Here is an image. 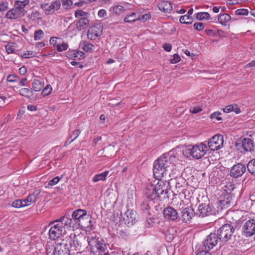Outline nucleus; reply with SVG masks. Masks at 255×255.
Returning a JSON list of instances; mask_svg holds the SVG:
<instances>
[{"mask_svg": "<svg viewBox=\"0 0 255 255\" xmlns=\"http://www.w3.org/2000/svg\"><path fill=\"white\" fill-rule=\"evenodd\" d=\"M71 223L69 218L64 216L58 220L50 223L51 227L49 231V237L51 240H55L61 236L65 234L66 230H70V224Z\"/></svg>", "mask_w": 255, "mask_h": 255, "instance_id": "nucleus-1", "label": "nucleus"}, {"mask_svg": "<svg viewBox=\"0 0 255 255\" xmlns=\"http://www.w3.org/2000/svg\"><path fill=\"white\" fill-rule=\"evenodd\" d=\"M176 158L168 153H164L155 160L153 164V172L156 179L161 178L171 165L174 164Z\"/></svg>", "mask_w": 255, "mask_h": 255, "instance_id": "nucleus-2", "label": "nucleus"}, {"mask_svg": "<svg viewBox=\"0 0 255 255\" xmlns=\"http://www.w3.org/2000/svg\"><path fill=\"white\" fill-rule=\"evenodd\" d=\"M69 219L71 221L70 228L72 230L79 227L88 228L91 225L92 217L85 210H75L72 214V219L69 218Z\"/></svg>", "mask_w": 255, "mask_h": 255, "instance_id": "nucleus-3", "label": "nucleus"}, {"mask_svg": "<svg viewBox=\"0 0 255 255\" xmlns=\"http://www.w3.org/2000/svg\"><path fill=\"white\" fill-rule=\"evenodd\" d=\"M87 241L91 252L94 255H101L107 249L104 241L96 233L89 235Z\"/></svg>", "mask_w": 255, "mask_h": 255, "instance_id": "nucleus-4", "label": "nucleus"}, {"mask_svg": "<svg viewBox=\"0 0 255 255\" xmlns=\"http://www.w3.org/2000/svg\"><path fill=\"white\" fill-rule=\"evenodd\" d=\"M29 7V0H16L13 8L7 12L6 17L8 19L20 18L25 15Z\"/></svg>", "mask_w": 255, "mask_h": 255, "instance_id": "nucleus-5", "label": "nucleus"}, {"mask_svg": "<svg viewBox=\"0 0 255 255\" xmlns=\"http://www.w3.org/2000/svg\"><path fill=\"white\" fill-rule=\"evenodd\" d=\"M234 185L231 183L225 186L223 192L220 196L219 203L222 207L228 208L233 204L234 196L232 194L234 190Z\"/></svg>", "mask_w": 255, "mask_h": 255, "instance_id": "nucleus-6", "label": "nucleus"}, {"mask_svg": "<svg viewBox=\"0 0 255 255\" xmlns=\"http://www.w3.org/2000/svg\"><path fill=\"white\" fill-rule=\"evenodd\" d=\"M46 250L47 255H70L69 245L64 240L57 243L54 249L46 247Z\"/></svg>", "mask_w": 255, "mask_h": 255, "instance_id": "nucleus-7", "label": "nucleus"}, {"mask_svg": "<svg viewBox=\"0 0 255 255\" xmlns=\"http://www.w3.org/2000/svg\"><path fill=\"white\" fill-rule=\"evenodd\" d=\"M207 151V146L204 143L195 145L192 148L186 149L185 151L196 159H200L204 156Z\"/></svg>", "mask_w": 255, "mask_h": 255, "instance_id": "nucleus-8", "label": "nucleus"}, {"mask_svg": "<svg viewBox=\"0 0 255 255\" xmlns=\"http://www.w3.org/2000/svg\"><path fill=\"white\" fill-rule=\"evenodd\" d=\"M235 229L233 226L230 224H225L223 225L218 231V235L220 240L227 242L232 237Z\"/></svg>", "mask_w": 255, "mask_h": 255, "instance_id": "nucleus-9", "label": "nucleus"}, {"mask_svg": "<svg viewBox=\"0 0 255 255\" xmlns=\"http://www.w3.org/2000/svg\"><path fill=\"white\" fill-rule=\"evenodd\" d=\"M81 237L80 236L76 235L75 233H71L65 237L64 241L67 243L69 248L70 247L75 250H80L81 249Z\"/></svg>", "mask_w": 255, "mask_h": 255, "instance_id": "nucleus-10", "label": "nucleus"}, {"mask_svg": "<svg viewBox=\"0 0 255 255\" xmlns=\"http://www.w3.org/2000/svg\"><path fill=\"white\" fill-rule=\"evenodd\" d=\"M61 3L60 0H55L53 1L50 4L46 3H43L40 4V7L42 8L45 14L46 15H50L55 12V11L60 9Z\"/></svg>", "mask_w": 255, "mask_h": 255, "instance_id": "nucleus-11", "label": "nucleus"}, {"mask_svg": "<svg viewBox=\"0 0 255 255\" xmlns=\"http://www.w3.org/2000/svg\"><path fill=\"white\" fill-rule=\"evenodd\" d=\"M223 136L221 134H217L213 136L208 141L209 148L213 151L220 149L223 145Z\"/></svg>", "mask_w": 255, "mask_h": 255, "instance_id": "nucleus-12", "label": "nucleus"}, {"mask_svg": "<svg viewBox=\"0 0 255 255\" xmlns=\"http://www.w3.org/2000/svg\"><path fill=\"white\" fill-rule=\"evenodd\" d=\"M220 239L216 233H211L207 236L206 239L203 241L204 249L207 251L212 249L215 247Z\"/></svg>", "mask_w": 255, "mask_h": 255, "instance_id": "nucleus-13", "label": "nucleus"}, {"mask_svg": "<svg viewBox=\"0 0 255 255\" xmlns=\"http://www.w3.org/2000/svg\"><path fill=\"white\" fill-rule=\"evenodd\" d=\"M103 30V26L100 24L90 27L87 31L88 38L92 40L96 39L101 35Z\"/></svg>", "mask_w": 255, "mask_h": 255, "instance_id": "nucleus-14", "label": "nucleus"}, {"mask_svg": "<svg viewBox=\"0 0 255 255\" xmlns=\"http://www.w3.org/2000/svg\"><path fill=\"white\" fill-rule=\"evenodd\" d=\"M215 211L214 208L210 205L206 204H200L198 206L196 215L199 217L203 218L206 216H208L212 214H215Z\"/></svg>", "mask_w": 255, "mask_h": 255, "instance_id": "nucleus-15", "label": "nucleus"}, {"mask_svg": "<svg viewBox=\"0 0 255 255\" xmlns=\"http://www.w3.org/2000/svg\"><path fill=\"white\" fill-rule=\"evenodd\" d=\"M243 234L247 237H251L255 234V220L247 221L242 229Z\"/></svg>", "mask_w": 255, "mask_h": 255, "instance_id": "nucleus-16", "label": "nucleus"}, {"mask_svg": "<svg viewBox=\"0 0 255 255\" xmlns=\"http://www.w3.org/2000/svg\"><path fill=\"white\" fill-rule=\"evenodd\" d=\"M161 178L158 179V181L154 186V188L157 193H159V196L162 195L167 194L168 191L169 182L161 180Z\"/></svg>", "mask_w": 255, "mask_h": 255, "instance_id": "nucleus-17", "label": "nucleus"}, {"mask_svg": "<svg viewBox=\"0 0 255 255\" xmlns=\"http://www.w3.org/2000/svg\"><path fill=\"white\" fill-rule=\"evenodd\" d=\"M245 165L241 163H238L234 165L231 169L230 175L234 178L241 176L246 171Z\"/></svg>", "mask_w": 255, "mask_h": 255, "instance_id": "nucleus-18", "label": "nucleus"}, {"mask_svg": "<svg viewBox=\"0 0 255 255\" xmlns=\"http://www.w3.org/2000/svg\"><path fill=\"white\" fill-rule=\"evenodd\" d=\"M163 214L164 217L169 221H175L178 217L177 211L170 206L165 208L163 210Z\"/></svg>", "mask_w": 255, "mask_h": 255, "instance_id": "nucleus-19", "label": "nucleus"}, {"mask_svg": "<svg viewBox=\"0 0 255 255\" xmlns=\"http://www.w3.org/2000/svg\"><path fill=\"white\" fill-rule=\"evenodd\" d=\"M136 217L135 212L132 210H128L125 213L123 220L127 226L130 227L135 223Z\"/></svg>", "mask_w": 255, "mask_h": 255, "instance_id": "nucleus-20", "label": "nucleus"}, {"mask_svg": "<svg viewBox=\"0 0 255 255\" xmlns=\"http://www.w3.org/2000/svg\"><path fill=\"white\" fill-rule=\"evenodd\" d=\"M181 210V216L182 221L185 223L190 222L194 215L193 209L190 207H182Z\"/></svg>", "mask_w": 255, "mask_h": 255, "instance_id": "nucleus-21", "label": "nucleus"}, {"mask_svg": "<svg viewBox=\"0 0 255 255\" xmlns=\"http://www.w3.org/2000/svg\"><path fill=\"white\" fill-rule=\"evenodd\" d=\"M145 194L147 199L150 201H153V202L157 201L160 197L159 193H157L154 188V186L150 185L146 189Z\"/></svg>", "mask_w": 255, "mask_h": 255, "instance_id": "nucleus-22", "label": "nucleus"}, {"mask_svg": "<svg viewBox=\"0 0 255 255\" xmlns=\"http://www.w3.org/2000/svg\"><path fill=\"white\" fill-rule=\"evenodd\" d=\"M41 192L40 190H35L33 193L29 194L26 198L23 199V204L24 206H27L31 205L32 203L35 202L36 200L37 197L39 196Z\"/></svg>", "mask_w": 255, "mask_h": 255, "instance_id": "nucleus-23", "label": "nucleus"}, {"mask_svg": "<svg viewBox=\"0 0 255 255\" xmlns=\"http://www.w3.org/2000/svg\"><path fill=\"white\" fill-rule=\"evenodd\" d=\"M242 146L244 151L242 152L251 151L253 150L254 144V140L250 138H245L242 141Z\"/></svg>", "mask_w": 255, "mask_h": 255, "instance_id": "nucleus-24", "label": "nucleus"}, {"mask_svg": "<svg viewBox=\"0 0 255 255\" xmlns=\"http://www.w3.org/2000/svg\"><path fill=\"white\" fill-rule=\"evenodd\" d=\"M84 53L80 51L69 50L66 53V56L69 59L74 60H80L84 58Z\"/></svg>", "mask_w": 255, "mask_h": 255, "instance_id": "nucleus-25", "label": "nucleus"}, {"mask_svg": "<svg viewBox=\"0 0 255 255\" xmlns=\"http://www.w3.org/2000/svg\"><path fill=\"white\" fill-rule=\"evenodd\" d=\"M158 8L164 12L170 13L172 10V5L170 2L162 0L158 3Z\"/></svg>", "mask_w": 255, "mask_h": 255, "instance_id": "nucleus-26", "label": "nucleus"}, {"mask_svg": "<svg viewBox=\"0 0 255 255\" xmlns=\"http://www.w3.org/2000/svg\"><path fill=\"white\" fill-rule=\"evenodd\" d=\"M44 85L42 79H34L32 81L31 86L32 89L35 92H39L41 90Z\"/></svg>", "mask_w": 255, "mask_h": 255, "instance_id": "nucleus-27", "label": "nucleus"}, {"mask_svg": "<svg viewBox=\"0 0 255 255\" xmlns=\"http://www.w3.org/2000/svg\"><path fill=\"white\" fill-rule=\"evenodd\" d=\"M18 93L21 96L24 97L28 100H31L33 96L32 91L30 88H21L19 90Z\"/></svg>", "mask_w": 255, "mask_h": 255, "instance_id": "nucleus-28", "label": "nucleus"}, {"mask_svg": "<svg viewBox=\"0 0 255 255\" xmlns=\"http://www.w3.org/2000/svg\"><path fill=\"white\" fill-rule=\"evenodd\" d=\"M223 111L226 113L234 112L236 114H238L241 113L240 109L238 107L237 105L235 104L226 106L223 109Z\"/></svg>", "mask_w": 255, "mask_h": 255, "instance_id": "nucleus-29", "label": "nucleus"}, {"mask_svg": "<svg viewBox=\"0 0 255 255\" xmlns=\"http://www.w3.org/2000/svg\"><path fill=\"white\" fill-rule=\"evenodd\" d=\"M89 23V20L87 18H80L78 21L76 25L77 28L81 30L82 29H85L86 27H87Z\"/></svg>", "mask_w": 255, "mask_h": 255, "instance_id": "nucleus-30", "label": "nucleus"}, {"mask_svg": "<svg viewBox=\"0 0 255 255\" xmlns=\"http://www.w3.org/2000/svg\"><path fill=\"white\" fill-rule=\"evenodd\" d=\"M220 23L223 25H226L227 23L231 20V16L227 13L220 14L218 18Z\"/></svg>", "mask_w": 255, "mask_h": 255, "instance_id": "nucleus-31", "label": "nucleus"}, {"mask_svg": "<svg viewBox=\"0 0 255 255\" xmlns=\"http://www.w3.org/2000/svg\"><path fill=\"white\" fill-rule=\"evenodd\" d=\"M109 171H106L100 174L95 175L93 178V181L94 182H97L99 181H104L106 179V177L109 174Z\"/></svg>", "mask_w": 255, "mask_h": 255, "instance_id": "nucleus-32", "label": "nucleus"}, {"mask_svg": "<svg viewBox=\"0 0 255 255\" xmlns=\"http://www.w3.org/2000/svg\"><path fill=\"white\" fill-rule=\"evenodd\" d=\"M138 19L139 16H137V13L133 12L127 15V16L124 18V21L125 22L130 23L138 20Z\"/></svg>", "mask_w": 255, "mask_h": 255, "instance_id": "nucleus-33", "label": "nucleus"}, {"mask_svg": "<svg viewBox=\"0 0 255 255\" xmlns=\"http://www.w3.org/2000/svg\"><path fill=\"white\" fill-rule=\"evenodd\" d=\"M180 22L184 24H190L193 22V18L191 16L185 14L180 17Z\"/></svg>", "mask_w": 255, "mask_h": 255, "instance_id": "nucleus-34", "label": "nucleus"}, {"mask_svg": "<svg viewBox=\"0 0 255 255\" xmlns=\"http://www.w3.org/2000/svg\"><path fill=\"white\" fill-rule=\"evenodd\" d=\"M88 13L83 11L81 9H78L75 11L74 15L76 18H87L88 16Z\"/></svg>", "mask_w": 255, "mask_h": 255, "instance_id": "nucleus-35", "label": "nucleus"}, {"mask_svg": "<svg viewBox=\"0 0 255 255\" xmlns=\"http://www.w3.org/2000/svg\"><path fill=\"white\" fill-rule=\"evenodd\" d=\"M96 0H78L77 2L74 3V5L79 7H83Z\"/></svg>", "mask_w": 255, "mask_h": 255, "instance_id": "nucleus-36", "label": "nucleus"}, {"mask_svg": "<svg viewBox=\"0 0 255 255\" xmlns=\"http://www.w3.org/2000/svg\"><path fill=\"white\" fill-rule=\"evenodd\" d=\"M247 168L251 174L255 175V159L249 161L247 164Z\"/></svg>", "mask_w": 255, "mask_h": 255, "instance_id": "nucleus-37", "label": "nucleus"}, {"mask_svg": "<svg viewBox=\"0 0 255 255\" xmlns=\"http://www.w3.org/2000/svg\"><path fill=\"white\" fill-rule=\"evenodd\" d=\"M93 47L94 45L86 41H84L82 44V48L86 52H92Z\"/></svg>", "mask_w": 255, "mask_h": 255, "instance_id": "nucleus-38", "label": "nucleus"}, {"mask_svg": "<svg viewBox=\"0 0 255 255\" xmlns=\"http://www.w3.org/2000/svg\"><path fill=\"white\" fill-rule=\"evenodd\" d=\"M5 47L6 52L8 54H11V53L17 54V53L15 51V44L14 43H9L6 45H5Z\"/></svg>", "mask_w": 255, "mask_h": 255, "instance_id": "nucleus-39", "label": "nucleus"}, {"mask_svg": "<svg viewBox=\"0 0 255 255\" xmlns=\"http://www.w3.org/2000/svg\"><path fill=\"white\" fill-rule=\"evenodd\" d=\"M113 12L117 15H120L124 12L125 8L124 6L120 5H117L112 7Z\"/></svg>", "mask_w": 255, "mask_h": 255, "instance_id": "nucleus-40", "label": "nucleus"}, {"mask_svg": "<svg viewBox=\"0 0 255 255\" xmlns=\"http://www.w3.org/2000/svg\"><path fill=\"white\" fill-rule=\"evenodd\" d=\"M210 17V14L207 12L198 13L196 16L197 19L200 20H202L204 19L208 20L209 19Z\"/></svg>", "mask_w": 255, "mask_h": 255, "instance_id": "nucleus-41", "label": "nucleus"}, {"mask_svg": "<svg viewBox=\"0 0 255 255\" xmlns=\"http://www.w3.org/2000/svg\"><path fill=\"white\" fill-rule=\"evenodd\" d=\"M60 2L64 9H69L72 8L73 1L71 0H61Z\"/></svg>", "mask_w": 255, "mask_h": 255, "instance_id": "nucleus-42", "label": "nucleus"}, {"mask_svg": "<svg viewBox=\"0 0 255 255\" xmlns=\"http://www.w3.org/2000/svg\"><path fill=\"white\" fill-rule=\"evenodd\" d=\"M81 132L79 129L75 130L72 134L70 136V138H73L71 140L68 142V140L66 141L65 144H70L72 142H73L74 140H75L80 135Z\"/></svg>", "mask_w": 255, "mask_h": 255, "instance_id": "nucleus-43", "label": "nucleus"}, {"mask_svg": "<svg viewBox=\"0 0 255 255\" xmlns=\"http://www.w3.org/2000/svg\"><path fill=\"white\" fill-rule=\"evenodd\" d=\"M36 53L32 51H27L21 53L20 56L24 58H29L35 56Z\"/></svg>", "mask_w": 255, "mask_h": 255, "instance_id": "nucleus-44", "label": "nucleus"}, {"mask_svg": "<svg viewBox=\"0 0 255 255\" xmlns=\"http://www.w3.org/2000/svg\"><path fill=\"white\" fill-rule=\"evenodd\" d=\"M44 36V32L41 29L36 30L34 32V39L35 40L41 39Z\"/></svg>", "mask_w": 255, "mask_h": 255, "instance_id": "nucleus-45", "label": "nucleus"}, {"mask_svg": "<svg viewBox=\"0 0 255 255\" xmlns=\"http://www.w3.org/2000/svg\"><path fill=\"white\" fill-rule=\"evenodd\" d=\"M56 49L59 52H62L66 50L68 48V44L67 43L63 42L62 44H58L56 45Z\"/></svg>", "mask_w": 255, "mask_h": 255, "instance_id": "nucleus-46", "label": "nucleus"}, {"mask_svg": "<svg viewBox=\"0 0 255 255\" xmlns=\"http://www.w3.org/2000/svg\"><path fill=\"white\" fill-rule=\"evenodd\" d=\"M52 90V87L50 85H47L42 90L41 95L43 96H48Z\"/></svg>", "mask_w": 255, "mask_h": 255, "instance_id": "nucleus-47", "label": "nucleus"}, {"mask_svg": "<svg viewBox=\"0 0 255 255\" xmlns=\"http://www.w3.org/2000/svg\"><path fill=\"white\" fill-rule=\"evenodd\" d=\"M12 206L14 208H19L21 207H24V206L23 204L22 200H19V199L14 201L12 202Z\"/></svg>", "mask_w": 255, "mask_h": 255, "instance_id": "nucleus-48", "label": "nucleus"}, {"mask_svg": "<svg viewBox=\"0 0 255 255\" xmlns=\"http://www.w3.org/2000/svg\"><path fill=\"white\" fill-rule=\"evenodd\" d=\"M249 11L247 9H238L236 10L235 14L238 15H247L248 14Z\"/></svg>", "mask_w": 255, "mask_h": 255, "instance_id": "nucleus-49", "label": "nucleus"}, {"mask_svg": "<svg viewBox=\"0 0 255 255\" xmlns=\"http://www.w3.org/2000/svg\"><path fill=\"white\" fill-rule=\"evenodd\" d=\"M195 29L198 31H201L204 28V24L202 22H196L193 25Z\"/></svg>", "mask_w": 255, "mask_h": 255, "instance_id": "nucleus-50", "label": "nucleus"}, {"mask_svg": "<svg viewBox=\"0 0 255 255\" xmlns=\"http://www.w3.org/2000/svg\"><path fill=\"white\" fill-rule=\"evenodd\" d=\"M181 60L180 56L177 54H175L173 56V58L170 59V62L172 64H175L179 62Z\"/></svg>", "mask_w": 255, "mask_h": 255, "instance_id": "nucleus-51", "label": "nucleus"}, {"mask_svg": "<svg viewBox=\"0 0 255 255\" xmlns=\"http://www.w3.org/2000/svg\"><path fill=\"white\" fill-rule=\"evenodd\" d=\"M17 80V76L14 74H9L7 76L6 80L11 83L15 82Z\"/></svg>", "mask_w": 255, "mask_h": 255, "instance_id": "nucleus-52", "label": "nucleus"}, {"mask_svg": "<svg viewBox=\"0 0 255 255\" xmlns=\"http://www.w3.org/2000/svg\"><path fill=\"white\" fill-rule=\"evenodd\" d=\"M8 2L6 1H0V11H5L8 8Z\"/></svg>", "mask_w": 255, "mask_h": 255, "instance_id": "nucleus-53", "label": "nucleus"}, {"mask_svg": "<svg viewBox=\"0 0 255 255\" xmlns=\"http://www.w3.org/2000/svg\"><path fill=\"white\" fill-rule=\"evenodd\" d=\"M221 113L219 112H216L210 115L211 119H216L217 121H220L222 120V118L220 117Z\"/></svg>", "mask_w": 255, "mask_h": 255, "instance_id": "nucleus-54", "label": "nucleus"}, {"mask_svg": "<svg viewBox=\"0 0 255 255\" xmlns=\"http://www.w3.org/2000/svg\"><path fill=\"white\" fill-rule=\"evenodd\" d=\"M60 178L58 176H56L51 179L48 183V185L50 186H54L57 184L60 181Z\"/></svg>", "mask_w": 255, "mask_h": 255, "instance_id": "nucleus-55", "label": "nucleus"}, {"mask_svg": "<svg viewBox=\"0 0 255 255\" xmlns=\"http://www.w3.org/2000/svg\"><path fill=\"white\" fill-rule=\"evenodd\" d=\"M202 111L200 107H191L190 109V112L193 114H197Z\"/></svg>", "mask_w": 255, "mask_h": 255, "instance_id": "nucleus-56", "label": "nucleus"}, {"mask_svg": "<svg viewBox=\"0 0 255 255\" xmlns=\"http://www.w3.org/2000/svg\"><path fill=\"white\" fill-rule=\"evenodd\" d=\"M98 15L100 18H105L107 16V13L105 9H101L99 10Z\"/></svg>", "mask_w": 255, "mask_h": 255, "instance_id": "nucleus-57", "label": "nucleus"}, {"mask_svg": "<svg viewBox=\"0 0 255 255\" xmlns=\"http://www.w3.org/2000/svg\"><path fill=\"white\" fill-rule=\"evenodd\" d=\"M151 18V15L150 14H145L143 15L141 17H139L138 20L145 21L148 19H149Z\"/></svg>", "mask_w": 255, "mask_h": 255, "instance_id": "nucleus-58", "label": "nucleus"}, {"mask_svg": "<svg viewBox=\"0 0 255 255\" xmlns=\"http://www.w3.org/2000/svg\"><path fill=\"white\" fill-rule=\"evenodd\" d=\"M58 38L56 37H52L50 38V40H49V43L51 45H53L54 46H56V45H57L56 43H57V39H58Z\"/></svg>", "mask_w": 255, "mask_h": 255, "instance_id": "nucleus-59", "label": "nucleus"}, {"mask_svg": "<svg viewBox=\"0 0 255 255\" xmlns=\"http://www.w3.org/2000/svg\"><path fill=\"white\" fill-rule=\"evenodd\" d=\"M154 220V219L152 218H149L147 219L146 220V223H147V224H148V225H146V226L147 227H152L154 223V221H153Z\"/></svg>", "mask_w": 255, "mask_h": 255, "instance_id": "nucleus-60", "label": "nucleus"}, {"mask_svg": "<svg viewBox=\"0 0 255 255\" xmlns=\"http://www.w3.org/2000/svg\"><path fill=\"white\" fill-rule=\"evenodd\" d=\"M163 48L165 51L169 52L171 50L172 46L169 43H165L163 46Z\"/></svg>", "mask_w": 255, "mask_h": 255, "instance_id": "nucleus-61", "label": "nucleus"}, {"mask_svg": "<svg viewBox=\"0 0 255 255\" xmlns=\"http://www.w3.org/2000/svg\"><path fill=\"white\" fill-rule=\"evenodd\" d=\"M18 71H19V73L20 75H24L27 72V69H26V67L22 66L19 69Z\"/></svg>", "mask_w": 255, "mask_h": 255, "instance_id": "nucleus-62", "label": "nucleus"}, {"mask_svg": "<svg viewBox=\"0 0 255 255\" xmlns=\"http://www.w3.org/2000/svg\"><path fill=\"white\" fill-rule=\"evenodd\" d=\"M141 209L143 211L148 210L149 209V206L148 204H147L146 203H143L141 205Z\"/></svg>", "mask_w": 255, "mask_h": 255, "instance_id": "nucleus-63", "label": "nucleus"}, {"mask_svg": "<svg viewBox=\"0 0 255 255\" xmlns=\"http://www.w3.org/2000/svg\"><path fill=\"white\" fill-rule=\"evenodd\" d=\"M197 255H211V254L206 250V251H203L198 253Z\"/></svg>", "mask_w": 255, "mask_h": 255, "instance_id": "nucleus-64", "label": "nucleus"}]
</instances>
